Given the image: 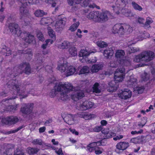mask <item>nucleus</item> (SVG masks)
Instances as JSON below:
<instances>
[{"mask_svg":"<svg viewBox=\"0 0 155 155\" xmlns=\"http://www.w3.org/2000/svg\"><path fill=\"white\" fill-rule=\"evenodd\" d=\"M23 73L27 74L31 73L30 66L28 63H21L13 69L8 68L5 76V78L7 80L6 84L8 87L19 95H21L24 91L20 90V84L16 81L15 77Z\"/></svg>","mask_w":155,"mask_h":155,"instance_id":"f257e3e1","label":"nucleus"},{"mask_svg":"<svg viewBox=\"0 0 155 155\" xmlns=\"http://www.w3.org/2000/svg\"><path fill=\"white\" fill-rule=\"evenodd\" d=\"M125 72V68L117 69L115 71L114 74V81H111L109 83V86L112 88L113 90L112 91H115L118 86V82H121L124 79L125 75L124 73Z\"/></svg>","mask_w":155,"mask_h":155,"instance_id":"f03ea898","label":"nucleus"},{"mask_svg":"<svg viewBox=\"0 0 155 155\" xmlns=\"http://www.w3.org/2000/svg\"><path fill=\"white\" fill-rule=\"evenodd\" d=\"M154 57V53L151 51H145L141 54L136 56V62L142 61L148 62L153 60Z\"/></svg>","mask_w":155,"mask_h":155,"instance_id":"7ed1b4c3","label":"nucleus"},{"mask_svg":"<svg viewBox=\"0 0 155 155\" xmlns=\"http://www.w3.org/2000/svg\"><path fill=\"white\" fill-rule=\"evenodd\" d=\"M57 87L58 89H60L64 93L66 94L67 96V99L68 98V93L71 91L76 90V88L74 87L71 84L68 82H66L65 83L60 82L58 84V86Z\"/></svg>","mask_w":155,"mask_h":155,"instance_id":"20e7f679","label":"nucleus"},{"mask_svg":"<svg viewBox=\"0 0 155 155\" xmlns=\"http://www.w3.org/2000/svg\"><path fill=\"white\" fill-rule=\"evenodd\" d=\"M129 27V25L117 24L113 27L112 31L114 34L117 33L120 35H123L124 34L125 31Z\"/></svg>","mask_w":155,"mask_h":155,"instance_id":"39448f33","label":"nucleus"},{"mask_svg":"<svg viewBox=\"0 0 155 155\" xmlns=\"http://www.w3.org/2000/svg\"><path fill=\"white\" fill-rule=\"evenodd\" d=\"M19 120L20 118L17 116H11L2 118L1 122L3 124L11 126L16 124Z\"/></svg>","mask_w":155,"mask_h":155,"instance_id":"423d86ee","label":"nucleus"},{"mask_svg":"<svg viewBox=\"0 0 155 155\" xmlns=\"http://www.w3.org/2000/svg\"><path fill=\"white\" fill-rule=\"evenodd\" d=\"M58 86V84L55 86L53 89H52L50 92V95L51 97H54L57 94V92H60V97L61 100L63 101L66 100L67 99V95L66 94L63 92V91L61 90V89H58L57 87Z\"/></svg>","mask_w":155,"mask_h":155,"instance_id":"0eeeda50","label":"nucleus"},{"mask_svg":"<svg viewBox=\"0 0 155 155\" xmlns=\"http://www.w3.org/2000/svg\"><path fill=\"white\" fill-rule=\"evenodd\" d=\"M8 27L10 32L13 34L20 36L22 32L18 24L15 23H10L9 24Z\"/></svg>","mask_w":155,"mask_h":155,"instance_id":"6e6552de","label":"nucleus"},{"mask_svg":"<svg viewBox=\"0 0 155 155\" xmlns=\"http://www.w3.org/2000/svg\"><path fill=\"white\" fill-rule=\"evenodd\" d=\"M33 107V104H24L22 105L21 111L24 114H29L31 112Z\"/></svg>","mask_w":155,"mask_h":155,"instance_id":"1a4fd4ad","label":"nucleus"},{"mask_svg":"<svg viewBox=\"0 0 155 155\" xmlns=\"http://www.w3.org/2000/svg\"><path fill=\"white\" fill-rule=\"evenodd\" d=\"M20 36L25 41L29 43L32 42L35 39L33 35L25 31L22 32Z\"/></svg>","mask_w":155,"mask_h":155,"instance_id":"9d476101","label":"nucleus"},{"mask_svg":"<svg viewBox=\"0 0 155 155\" xmlns=\"http://www.w3.org/2000/svg\"><path fill=\"white\" fill-rule=\"evenodd\" d=\"M110 12L107 11H105L103 12H99L98 15V22L107 21L108 18L110 17Z\"/></svg>","mask_w":155,"mask_h":155,"instance_id":"9b49d317","label":"nucleus"},{"mask_svg":"<svg viewBox=\"0 0 155 155\" xmlns=\"http://www.w3.org/2000/svg\"><path fill=\"white\" fill-rule=\"evenodd\" d=\"M89 0H68V3L70 5L80 4L82 6L87 7L89 4Z\"/></svg>","mask_w":155,"mask_h":155,"instance_id":"f8f14e48","label":"nucleus"},{"mask_svg":"<svg viewBox=\"0 0 155 155\" xmlns=\"http://www.w3.org/2000/svg\"><path fill=\"white\" fill-rule=\"evenodd\" d=\"M121 91L119 92L118 95L121 99L126 100L131 97V92L128 89H124V91L121 90Z\"/></svg>","mask_w":155,"mask_h":155,"instance_id":"ddd939ff","label":"nucleus"},{"mask_svg":"<svg viewBox=\"0 0 155 155\" xmlns=\"http://www.w3.org/2000/svg\"><path fill=\"white\" fill-rule=\"evenodd\" d=\"M61 117L64 121L68 124L71 125L74 123V117L72 115H65L64 114H62Z\"/></svg>","mask_w":155,"mask_h":155,"instance_id":"4468645a","label":"nucleus"},{"mask_svg":"<svg viewBox=\"0 0 155 155\" xmlns=\"http://www.w3.org/2000/svg\"><path fill=\"white\" fill-rule=\"evenodd\" d=\"M77 89L76 88L75 93L71 95L72 99L75 101H77L79 99H81L84 96V94L83 92L81 91H78Z\"/></svg>","mask_w":155,"mask_h":155,"instance_id":"2eb2a0df","label":"nucleus"},{"mask_svg":"<svg viewBox=\"0 0 155 155\" xmlns=\"http://www.w3.org/2000/svg\"><path fill=\"white\" fill-rule=\"evenodd\" d=\"M98 11H91L87 15V17L90 19H92L96 22H98Z\"/></svg>","mask_w":155,"mask_h":155,"instance_id":"dca6fc26","label":"nucleus"},{"mask_svg":"<svg viewBox=\"0 0 155 155\" xmlns=\"http://www.w3.org/2000/svg\"><path fill=\"white\" fill-rule=\"evenodd\" d=\"M0 52L5 56H8L11 55L12 51L10 49L5 45L3 46L0 50Z\"/></svg>","mask_w":155,"mask_h":155,"instance_id":"f3484780","label":"nucleus"},{"mask_svg":"<svg viewBox=\"0 0 155 155\" xmlns=\"http://www.w3.org/2000/svg\"><path fill=\"white\" fill-rule=\"evenodd\" d=\"M129 146L128 142H122L117 143L116 147L119 150H124L126 149Z\"/></svg>","mask_w":155,"mask_h":155,"instance_id":"a211bd4d","label":"nucleus"},{"mask_svg":"<svg viewBox=\"0 0 155 155\" xmlns=\"http://www.w3.org/2000/svg\"><path fill=\"white\" fill-rule=\"evenodd\" d=\"M75 68L72 66H70L67 68L65 72V75L68 77L73 74L76 72Z\"/></svg>","mask_w":155,"mask_h":155,"instance_id":"6ab92c4d","label":"nucleus"},{"mask_svg":"<svg viewBox=\"0 0 155 155\" xmlns=\"http://www.w3.org/2000/svg\"><path fill=\"white\" fill-rule=\"evenodd\" d=\"M126 5L124 0H117L116 2V6L119 9H122V12H124V9H123Z\"/></svg>","mask_w":155,"mask_h":155,"instance_id":"aec40b11","label":"nucleus"},{"mask_svg":"<svg viewBox=\"0 0 155 155\" xmlns=\"http://www.w3.org/2000/svg\"><path fill=\"white\" fill-rule=\"evenodd\" d=\"M118 63L122 67H127L129 66L130 64L129 60L126 58L119 60Z\"/></svg>","mask_w":155,"mask_h":155,"instance_id":"412c9836","label":"nucleus"},{"mask_svg":"<svg viewBox=\"0 0 155 155\" xmlns=\"http://www.w3.org/2000/svg\"><path fill=\"white\" fill-rule=\"evenodd\" d=\"M114 53V51L111 48H108L104 50L103 54L107 58H109L110 56H112Z\"/></svg>","mask_w":155,"mask_h":155,"instance_id":"4be33fe9","label":"nucleus"},{"mask_svg":"<svg viewBox=\"0 0 155 155\" xmlns=\"http://www.w3.org/2000/svg\"><path fill=\"white\" fill-rule=\"evenodd\" d=\"M93 52V51L91 52L88 50L86 49H81L79 54V57H83L84 58L88 56L91 53Z\"/></svg>","mask_w":155,"mask_h":155,"instance_id":"5701e85b","label":"nucleus"},{"mask_svg":"<svg viewBox=\"0 0 155 155\" xmlns=\"http://www.w3.org/2000/svg\"><path fill=\"white\" fill-rule=\"evenodd\" d=\"M71 44V43L68 41H64L58 45V47L60 49H67L70 47Z\"/></svg>","mask_w":155,"mask_h":155,"instance_id":"b1692460","label":"nucleus"},{"mask_svg":"<svg viewBox=\"0 0 155 155\" xmlns=\"http://www.w3.org/2000/svg\"><path fill=\"white\" fill-rule=\"evenodd\" d=\"M78 116L81 118H82L85 120H88L91 117V114L87 112H81L78 114Z\"/></svg>","mask_w":155,"mask_h":155,"instance_id":"393cba45","label":"nucleus"},{"mask_svg":"<svg viewBox=\"0 0 155 155\" xmlns=\"http://www.w3.org/2000/svg\"><path fill=\"white\" fill-rule=\"evenodd\" d=\"M125 55V52L124 50H118L115 53V57L117 59H120L123 58Z\"/></svg>","mask_w":155,"mask_h":155,"instance_id":"a878e982","label":"nucleus"},{"mask_svg":"<svg viewBox=\"0 0 155 155\" xmlns=\"http://www.w3.org/2000/svg\"><path fill=\"white\" fill-rule=\"evenodd\" d=\"M14 145L12 144H6L4 146V149L6 152L12 153V150L14 149Z\"/></svg>","mask_w":155,"mask_h":155,"instance_id":"bb28decb","label":"nucleus"},{"mask_svg":"<svg viewBox=\"0 0 155 155\" xmlns=\"http://www.w3.org/2000/svg\"><path fill=\"white\" fill-rule=\"evenodd\" d=\"M103 66L102 64H95L92 66L91 71L93 72H96L101 70Z\"/></svg>","mask_w":155,"mask_h":155,"instance_id":"cd10ccee","label":"nucleus"},{"mask_svg":"<svg viewBox=\"0 0 155 155\" xmlns=\"http://www.w3.org/2000/svg\"><path fill=\"white\" fill-rule=\"evenodd\" d=\"M147 122V118L146 117H143L141 118L140 121L138 122L137 127L141 128L143 127L145 124Z\"/></svg>","mask_w":155,"mask_h":155,"instance_id":"c85d7f7f","label":"nucleus"},{"mask_svg":"<svg viewBox=\"0 0 155 155\" xmlns=\"http://www.w3.org/2000/svg\"><path fill=\"white\" fill-rule=\"evenodd\" d=\"M67 66L68 65L66 63H63L58 65V68L61 73L64 72L65 74V72L68 67Z\"/></svg>","mask_w":155,"mask_h":155,"instance_id":"c756f323","label":"nucleus"},{"mask_svg":"<svg viewBox=\"0 0 155 155\" xmlns=\"http://www.w3.org/2000/svg\"><path fill=\"white\" fill-rule=\"evenodd\" d=\"M26 8V7L21 5L20 8V12L21 14L23 15L28 16L29 14Z\"/></svg>","mask_w":155,"mask_h":155,"instance_id":"7c9ffc66","label":"nucleus"},{"mask_svg":"<svg viewBox=\"0 0 155 155\" xmlns=\"http://www.w3.org/2000/svg\"><path fill=\"white\" fill-rule=\"evenodd\" d=\"M105 140V139H104L97 142L92 143L89 144L87 146L89 147H91L92 148H96V147L97 146L98 144V145L99 146L101 145H104L102 144V143L104 142Z\"/></svg>","mask_w":155,"mask_h":155,"instance_id":"2f4dec72","label":"nucleus"},{"mask_svg":"<svg viewBox=\"0 0 155 155\" xmlns=\"http://www.w3.org/2000/svg\"><path fill=\"white\" fill-rule=\"evenodd\" d=\"M93 92L96 93H100L101 92V88L98 83H96L93 87Z\"/></svg>","mask_w":155,"mask_h":155,"instance_id":"473e14b6","label":"nucleus"},{"mask_svg":"<svg viewBox=\"0 0 155 155\" xmlns=\"http://www.w3.org/2000/svg\"><path fill=\"white\" fill-rule=\"evenodd\" d=\"M150 36V35L148 33L146 32L145 33H139L138 34V40L141 41L143 40L144 38H148Z\"/></svg>","mask_w":155,"mask_h":155,"instance_id":"72a5a7b5","label":"nucleus"},{"mask_svg":"<svg viewBox=\"0 0 155 155\" xmlns=\"http://www.w3.org/2000/svg\"><path fill=\"white\" fill-rule=\"evenodd\" d=\"M13 155H25V151L21 148H17L14 150Z\"/></svg>","mask_w":155,"mask_h":155,"instance_id":"f704fd0d","label":"nucleus"},{"mask_svg":"<svg viewBox=\"0 0 155 155\" xmlns=\"http://www.w3.org/2000/svg\"><path fill=\"white\" fill-rule=\"evenodd\" d=\"M153 21L152 19L148 17L146 18V22L144 25V27L145 28H147L150 27V24L153 22Z\"/></svg>","mask_w":155,"mask_h":155,"instance_id":"c9c22d12","label":"nucleus"},{"mask_svg":"<svg viewBox=\"0 0 155 155\" xmlns=\"http://www.w3.org/2000/svg\"><path fill=\"white\" fill-rule=\"evenodd\" d=\"M69 54L72 56H75L77 55V50L74 47H71L69 49Z\"/></svg>","mask_w":155,"mask_h":155,"instance_id":"e433bc0d","label":"nucleus"},{"mask_svg":"<svg viewBox=\"0 0 155 155\" xmlns=\"http://www.w3.org/2000/svg\"><path fill=\"white\" fill-rule=\"evenodd\" d=\"M37 59V63H39L40 64L42 63L44 60V58L43 56L41 54H37L36 56Z\"/></svg>","mask_w":155,"mask_h":155,"instance_id":"4c0bfd02","label":"nucleus"},{"mask_svg":"<svg viewBox=\"0 0 155 155\" xmlns=\"http://www.w3.org/2000/svg\"><path fill=\"white\" fill-rule=\"evenodd\" d=\"M34 14L37 17H41L45 15V12L43 10H36L34 12Z\"/></svg>","mask_w":155,"mask_h":155,"instance_id":"58836bf2","label":"nucleus"},{"mask_svg":"<svg viewBox=\"0 0 155 155\" xmlns=\"http://www.w3.org/2000/svg\"><path fill=\"white\" fill-rule=\"evenodd\" d=\"M38 150H39L37 148H31L30 147L27 148V150L28 153L30 154L36 153Z\"/></svg>","mask_w":155,"mask_h":155,"instance_id":"ea45409f","label":"nucleus"},{"mask_svg":"<svg viewBox=\"0 0 155 155\" xmlns=\"http://www.w3.org/2000/svg\"><path fill=\"white\" fill-rule=\"evenodd\" d=\"M18 104L16 106H8L6 108L7 111L14 113L16 110V108L17 107Z\"/></svg>","mask_w":155,"mask_h":155,"instance_id":"a19ab883","label":"nucleus"},{"mask_svg":"<svg viewBox=\"0 0 155 155\" xmlns=\"http://www.w3.org/2000/svg\"><path fill=\"white\" fill-rule=\"evenodd\" d=\"M135 44L134 43H132L129 45L128 50L130 53H134L135 52Z\"/></svg>","mask_w":155,"mask_h":155,"instance_id":"79ce46f5","label":"nucleus"},{"mask_svg":"<svg viewBox=\"0 0 155 155\" xmlns=\"http://www.w3.org/2000/svg\"><path fill=\"white\" fill-rule=\"evenodd\" d=\"M97 44L98 47L101 48L106 47L107 46V45L106 43L101 41H97Z\"/></svg>","mask_w":155,"mask_h":155,"instance_id":"37998d69","label":"nucleus"},{"mask_svg":"<svg viewBox=\"0 0 155 155\" xmlns=\"http://www.w3.org/2000/svg\"><path fill=\"white\" fill-rule=\"evenodd\" d=\"M79 25V22H77L72 25L70 27L69 30H71V31H74L76 30Z\"/></svg>","mask_w":155,"mask_h":155,"instance_id":"c03bdc74","label":"nucleus"},{"mask_svg":"<svg viewBox=\"0 0 155 155\" xmlns=\"http://www.w3.org/2000/svg\"><path fill=\"white\" fill-rule=\"evenodd\" d=\"M89 72V68L87 66H84L80 71V74H84L88 73Z\"/></svg>","mask_w":155,"mask_h":155,"instance_id":"a18cd8bd","label":"nucleus"},{"mask_svg":"<svg viewBox=\"0 0 155 155\" xmlns=\"http://www.w3.org/2000/svg\"><path fill=\"white\" fill-rule=\"evenodd\" d=\"M86 104L85 103V101L83 102V103L80 104L78 107V109L81 110H84L87 109V107H86Z\"/></svg>","mask_w":155,"mask_h":155,"instance_id":"49530a36","label":"nucleus"},{"mask_svg":"<svg viewBox=\"0 0 155 155\" xmlns=\"http://www.w3.org/2000/svg\"><path fill=\"white\" fill-rule=\"evenodd\" d=\"M37 36L38 38L41 41H43L45 40V38L42 33L39 31L37 32Z\"/></svg>","mask_w":155,"mask_h":155,"instance_id":"de8ad7c7","label":"nucleus"},{"mask_svg":"<svg viewBox=\"0 0 155 155\" xmlns=\"http://www.w3.org/2000/svg\"><path fill=\"white\" fill-rule=\"evenodd\" d=\"M42 141L40 139H35L32 141V143L34 144H38L41 145L42 144Z\"/></svg>","mask_w":155,"mask_h":155,"instance_id":"09e8293b","label":"nucleus"},{"mask_svg":"<svg viewBox=\"0 0 155 155\" xmlns=\"http://www.w3.org/2000/svg\"><path fill=\"white\" fill-rule=\"evenodd\" d=\"M66 23V21L64 20L61 19L59 20V21H57L55 24L56 25H57L62 26V27H64V25Z\"/></svg>","mask_w":155,"mask_h":155,"instance_id":"8fccbe9b","label":"nucleus"},{"mask_svg":"<svg viewBox=\"0 0 155 155\" xmlns=\"http://www.w3.org/2000/svg\"><path fill=\"white\" fill-rule=\"evenodd\" d=\"M149 74L146 72H144L141 76V78L145 81H147L149 79Z\"/></svg>","mask_w":155,"mask_h":155,"instance_id":"3c124183","label":"nucleus"},{"mask_svg":"<svg viewBox=\"0 0 155 155\" xmlns=\"http://www.w3.org/2000/svg\"><path fill=\"white\" fill-rule=\"evenodd\" d=\"M48 33L50 36L52 38L54 37L55 38V35L54 34V32L51 28L50 27L48 28Z\"/></svg>","mask_w":155,"mask_h":155,"instance_id":"603ef678","label":"nucleus"},{"mask_svg":"<svg viewBox=\"0 0 155 155\" xmlns=\"http://www.w3.org/2000/svg\"><path fill=\"white\" fill-rule=\"evenodd\" d=\"M103 149L99 147H96V148H95V153L96 154L98 155L101 154L103 152Z\"/></svg>","mask_w":155,"mask_h":155,"instance_id":"864d4df0","label":"nucleus"},{"mask_svg":"<svg viewBox=\"0 0 155 155\" xmlns=\"http://www.w3.org/2000/svg\"><path fill=\"white\" fill-rule=\"evenodd\" d=\"M49 20L46 18H43L41 19L40 21V24L41 25H44L45 24H48Z\"/></svg>","mask_w":155,"mask_h":155,"instance_id":"5fc2aeb1","label":"nucleus"},{"mask_svg":"<svg viewBox=\"0 0 155 155\" xmlns=\"http://www.w3.org/2000/svg\"><path fill=\"white\" fill-rule=\"evenodd\" d=\"M24 127V126L23 125L20 126L15 130H11L10 131H8V134H12V133H15L18 132L19 130H20L22 128H23Z\"/></svg>","mask_w":155,"mask_h":155,"instance_id":"6e6d98bb","label":"nucleus"},{"mask_svg":"<svg viewBox=\"0 0 155 155\" xmlns=\"http://www.w3.org/2000/svg\"><path fill=\"white\" fill-rule=\"evenodd\" d=\"M144 87L143 86L136 87V94L142 93L143 91Z\"/></svg>","mask_w":155,"mask_h":155,"instance_id":"4d7b16f0","label":"nucleus"},{"mask_svg":"<svg viewBox=\"0 0 155 155\" xmlns=\"http://www.w3.org/2000/svg\"><path fill=\"white\" fill-rule=\"evenodd\" d=\"M85 103L86 104V107H87V109L89 108H90L93 106L94 105V103L93 102L89 101H85Z\"/></svg>","mask_w":155,"mask_h":155,"instance_id":"13d9d810","label":"nucleus"},{"mask_svg":"<svg viewBox=\"0 0 155 155\" xmlns=\"http://www.w3.org/2000/svg\"><path fill=\"white\" fill-rule=\"evenodd\" d=\"M50 41H51V43L52 44V41L50 39H47V40H46L45 41V44H43L41 45V47L43 49H45L46 48V47L48 45V43L49 42H50Z\"/></svg>","mask_w":155,"mask_h":155,"instance_id":"bf43d9fd","label":"nucleus"},{"mask_svg":"<svg viewBox=\"0 0 155 155\" xmlns=\"http://www.w3.org/2000/svg\"><path fill=\"white\" fill-rule=\"evenodd\" d=\"M19 2H20L21 4V5L23 6L26 7L28 5V0H17Z\"/></svg>","mask_w":155,"mask_h":155,"instance_id":"052dcab7","label":"nucleus"},{"mask_svg":"<svg viewBox=\"0 0 155 155\" xmlns=\"http://www.w3.org/2000/svg\"><path fill=\"white\" fill-rule=\"evenodd\" d=\"M105 134H106V137L107 138H109L114 136V134L111 132H108Z\"/></svg>","mask_w":155,"mask_h":155,"instance_id":"680f3d73","label":"nucleus"},{"mask_svg":"<svg viewBox=\"0 0 155 155\" xmlns=\"http://www.w3.org/2000/svg\"><path fill=\"white\" fill-rule=\"evenodd\" d=\"M102 129L101 126H96L93 129V130L94 131L96 132H100Z\"/></svg>","mask_w":155,"mask_h":155,"instance_id":"e2e57ef3","label":"nucleus"},{"mask_svg":"<svg viewBox=\"0 0 155 155\" xmlns=\"http://www.w3.org/2000/svg\"><path fill=\"white\" fill-rule=\"evenodd\" d=\"M55 29L56 31L57 32H60V31H61L63 28V27H62V26H58L57 25H55Z\"/></svg>","mask_w":155,"mask_h":155,"instance_id":"0e129e2a","label":"nucleus"},{"mask_svg":"<svg viewBox=\"0 0 155 155\" xmlns=\"http://www.w3.org/2000/svg\"><path fill=\"white\" fill-rule=\"evenodd\" d=\"M38 2V0H28V4H35Z\"/></svg>","mask_w":155,"mask_h":155,"instance_id":"69168bd1","label":"nucleus"},{"mask_svg":"<svg viewBox=\"0 0 155 155\" xmlns=\"http://www.w3.org/2000/svg\"><path fill=\"white\" fill-rule=\"evenodd\" d=\"M144 21V19L142 18L139 17L138 18L137 21L140 24H143Z\"/></svg>","mask_w":155,"mask_h":155,"instance_id":"338daca9","label":"nucleus"},{"mask_svg":"<svg viewBox=\"0 0 155 155\" xmlns=\"http://www.w3.org/2000/svg\"><path fill=\"white\" fill-rule=\"evenodd\" d=\"M151 132L153 134H155V123L151 126Z\"/></svg>","mask_w":155,"mask_h":155,"instance_id":"774afa93","label":"nucleus"}]
</instances>
